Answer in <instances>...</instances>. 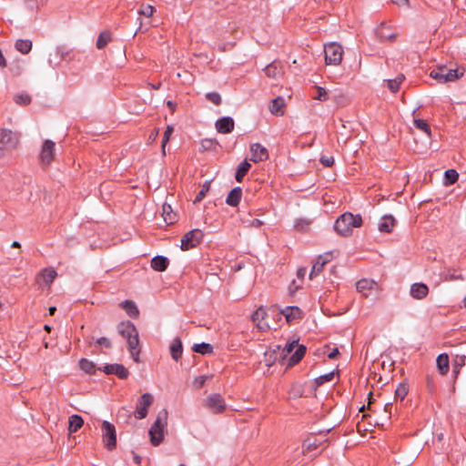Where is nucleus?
I'll return each instance as SVG.
<instances>
[{"label": "nucleus", "instance_id": "1", "mask_svg": "<svg viewBox=\"0 0 466 466\" xmlns=\"http://www.w3.org/2000/svg\"><path fill=\"white\" fill-rule=\"evenodd\" d=\"M118 333L127 339L128 350L136 362L139 361V339L136 326L129 320L122 321L117 326Z\"/></svg>", "mask_w": 466, "mask_h": 466}, {"label": "nucleus", "instance_id": "2", "mask_svg": "<svg viewBox=\"0 0 466 466\" xmlns=\"http://www.w3.org/2000/svg\"><path fill=\"white\" fill-rule=\"evenodd\" d=\"M361 224L362 218L360 215L346 212L337 218L334 228L340 236L347 237L351 235L354 228H359Z\"/></svg>", "mask_w": 466, "mask_h": 466}, {"label": "nucleus", "instance_id": "3", "mask_svg": "<svg viewBox=\"0 0 466 466\" xmlns=\"http://www.w3.org/2000/svg\"><path fill=\"white\" fill-rule=\"evenodd\" d=\"M167 424V410L159 411L155 422L149 429L150 442L153 446H158L164 439V431Z\"/></svg>", "mask_w": 466, "mask_h": 466}, {"label": "nucleus", "instance_id": "4", "mask_svg": "<svg viewBox=\"0 0 466 466\" xmlns=\"http://www.w3.org/2000/svg\"><path fill=\"white\" fill-rule=\"evenodd\" d=\"M20 135L7 128L0 129V158L15 149L19 144Z\"/></svg>", "mask_w": 466, "mask_h": 466}, {"label": "nucleus", "instance_id": "5", "mask_svg": "<svg viewBox=\"0 0 466 466\" xmlns=\"http://www.w3.org/2000/svg\"><path fill=\"white\" fill-rule=\"evenodd\" d=\"M464 75L463 68H449L445 66L431 70L430 76L439 83L453 82Z\"/></svg>", "mask_w": 466, "mask_h": 466}, {"label": "nucleus", "instance_id": "6", "mask_svg": "<svg viewBox=\"0 0 466 466\" xmlns=\"http://www.w3.org/2000/svg\"><path fill=\"white\" fill-rule=\"evenodd\" d=\"M325 62L327 65L339 66L342 61L343 48L340 45L331 42L324 46Z\"/></svg>", "mask_w": 466, "mask_h": 466}, {"label": "nucleus", "instance_id": "7", "mask_svg": "<svg viewBox=\"0 0 466 466\" xmlns=\"http://www.w3.org/2000/svg\"><path fill=\"white\" fill-rule=\"evenodd\" d=\"M101 431L102 440L106 448L109 451L115 449L116 445V433L115 426L107 420H104L102 422Z\"/></svg>", "mask_w": 466, "mask_h": 466}, {"label": "nucleus", "instance_id": "8", "mask_svg": "<svg viewBox=\"0 0 466 466\" xmlns=\"http://www.w3.org/2000/svg\"><path fill=\"white\" fill-rule=\"evenodd\" d=\"M203 236V232L198 228L186 233L181 239V249L189 250L197 247L202 241Z\"/></svg>", "mask_w": 466, "mask_h": 466}, {"label": "nucleus", "instance_id": "9", "mask_svg": "<svg viewBox=\"0 0 466 466\" xmlns=\"http://www.w3.org/2000/svg\"><path fill=\"white\" fill-rule=\"evenodd\" d=\"M154 397L151 393L146 392L138 399L136 410L134 411V417L137 420H142L147 417V410L152 405Z\"/></svg>", "mask_w": 466, "mask_h": 466}, {"label": "nucleus", "instance_id": "10", "mask_svg": "<svg viewBox=\"0 0 466 466\" xmlns=\"http://www.w3.org/2000/svg\"><path fill=\"white\" fill-rule=\"evenodd\" d=\"M56 156V143L50 139H46L43 142L40 150V161L43 165H50Z\"/></svg>", "mask_w": 466, "mask_h": 466}, {"label": "nucleus", "instance_id": "11", "mask_svg": "<svg viewBox=\"0 0 466 466\" xmlns=\"http://www.w3.org/2000/svg\"><path fill=\"white\" fill-rule=\"evenodd\" d=\"M205 407L212 413L218 414L224 411L226 404L220 394H211L205 400Z\"/></svg>", "mask_w": 466, "mask_h": 466}, {"label": "nucleus", "instance_id": "12", "mask_svg": "<svg viewBox=\"0 0 466 466\" xmlns=\"http://www.w3.org/2000/svg\"><path fill=\"white\" fill-rule=\"evenodd\" d=\"M356 289L363 297L368 298L380 289L379 284L373 279H362L356 283Z\"/></svg>", "mask_w": 466, "mask_h": 466}, {"label": "nucleus", "instance_id": "13", "mask_svg": "<svg viewBox=\"0 0 466 466\" xmlns=\"http://www.w3.org/2000/svg\"><path fill=\"white\" fill-rule=\"evenodd\" d=\"M376 35L382 42H393L396 40L398 33L387 24L381 23L376 29Z\"/></svg>", "mask_w": 466, "mask_h": 466}, {"label": "nucleus", "instance_id": "14", "mask_svg": "<svg viewBox=\"0 0 466 466\" xmlns=\"http://www.w3.org/2000/svg\"><path fill=\"white\" fill-rule=\"evenodd\" d=\"M100 370H103L106 374H114L117 376L121 380H125L129 376V371L122 364H107L104 366L102 369L99 368Z\"/></svg>", "mask_w": 466, "mask_h": 466}, {"label": "nucleus", "instance_id": "15", "mask_svg": "<svg viewBox=\"0 0 466 466\" xmlns=\"http://www.w3.org/2000/svg\"><path fill=\"white\" fill-rule=\"evenodd\" d=\"M251 157L253 162L265 161L268 158V149L259 143H254L250 146Z\"/></svg>", "mask_w": 466, "mask_h": 466}, {"label": "nucleus", "instance_id": "16", "mask_svg": "<svg viewBox=\"0 0 466 466\" xmlns=\"http://www.w3.org/2000/svg\"><path fill=\"white\" fill-rule=\"evenodd\" d=\"M56 276L57 273L53 268H46L37 274L35 280L39 285L44 283L46 286H50Z\"/></svg>", "mask_w": 466, "mask_h": 466}, {"label": "nucleus", "instance_id": "17", "mask_svg": "<svg viewBox=\"0 0 466 466\" xmlns=\"http://www.w3.org/2000/svg\"><path fill=\"white\" fill-rule=\"evenodd\" d=\"M266 316H267V312L263 307H259L252 314V320L257 325L258 329H260V330H267L269 329V325L265 321Z\"/></svg>", "mask_w": 466, "mask_h": 466}, {"label": "nucleus", "instance_id": "18", "mask_svg": "<svg viewBox=\"0 0 466 466\" xmlns=\"http://www.w3.org/2000/svg\"><path fill=\"white\" fill-rule=\"evenodd\" d=\"M216 128L218 133L228 134L234 128V120L230 116H224L217 120Z\"/></svg>", "mask_w": 466, "mask_h": 466}, {"label": "nucleus", "instance_id": "19", "mask_svg": "<svg viewBox=\"0 0 466 466\" xmlns=\"http://www.w3.org/2000/svg\"><path fill=\"white\" fill-rule=\"evenodd\" d=\"M267 76L277 79L283 75V67L279 62L274 61L264 68Z\"/></svg>", "mask_w": 466, "mask_h": 466}, {"label": "nucleus", "instance_id": "20", "mask_svg": "<svg viewBox=\"0 0 466 466\" xmlns=\"http://www.w3.org/2000/svg\"><path fill=\"white\" fill-rule=\"evenodd\" d=\"M429 293V288L424 283H414L410 287V295L416 299H424Z\"/></svg>", "mask_w": 466, "mask_h": 466}, {"label": "nucleus", "instance_id": "21", "mask_svg": "<svg viewBox=\"0 0 466 466\" xmlns=\"http://www.w3.org/2000/svg\"><path fill=\"white\" fill-rule=\"evenodd\" d=\"M242 197V189L239 187H236L231 189L226 198V203L231 207H237Z\"/></svg>", "mask_w": 466, "mask_h": 466}, {"label": "nucleus", "instance_id": "22", "mask_svg": "<svg viewBox=\"0 0 466 466\" xmlns=\"http://www.w3.org/2000/svg\"><path fill=\"white\" fill-rule=\"evenodd\" d=\"M285 100L281 96L273 99L269 106V111L276 116H282L284 114Z\"/></svg>", "mask_w": 466, "mask_h": 466}, {"label": "nucleus", "instance_id": "23", "mask_svg": "<svg viewBox=\"0 0 466 466\" xmlns=\"http://www.w3.org/2000/svg\"><path fill=\"white\" fill-rule=\"evenodd\" d=\"M395 226V219L392 216H383L379 223V230L380 232L390 233Z\"/></svg>", "mask_w": 466, "mask_h": 466}, {"label": "nucleus", "instance_id": "24", "mask_svg": "<svg viewBox=\"0 0 466 466\" xmlns=\"http://www.w3.org/2000/svg\"><path fill=\"white\" fill-rule=\"evenodd\" d=\"M169 350L172 359L177 361L181 358L183 353V346L181 339L179 338H176L171 343Z\"/></svg>", "mask_w": 466, "mask_h": 466}, {"label": "nucleus", "instance_id": "25", "mask_svg": "<svg viewBox=\"0 0 466 466\" xmlns=\"http://www.w3.org/2000/svg\"><path fill=\"white\" fill-rule=\"evenodd\" d=\"M162 217L168 225L174 224L177 219V214L173 211L171 206L167 203L162 206Z\"/></svg>", "mask_w": 466, "mask_h": 466}, {"label": "nucleus", "instance_id": "26", "mask_svg": "<svg viewBox=\"0 0 466 466\" xmlns=\"http://www.w3.org/2000/svg\"><path fill=\"white\" fill-rule=\"evenodd\" d=\"M168 266V259L164 256H156L151 260V268L156 271H164Z\"/></svg>", "mask_w": 466, "mask_h": 466}, {"label": "nucleus", "instance_id": "27", "mask_svg": "<svg viewBox=\"0 0 466 466\" xmlns=\"http://www.w3.org/2000/svg\"><path fill=\"white\" fill-rule=\"evenodd\" d=\"M281 314L285 316L288 322L301 317V310L298 307H286L281 309Z\"/></svg>", "mask_w": 466, "mask_h": 466}, {"label": "nucleus", "instance_id": "28", "mask_svg": "<svg viewBox=\"0 0 466 466\" xmlns=\"http://www.w3.org/2000/svg\"><path fill=\"white\" fill-rule=\"evenodd\" d=\"M121 307L126 310L130 318L136 319L139 315V310L132 300H124L121 302Z\"/></svg>", "mask_w": 466, "mask_h": 466}, {"label": "nucleus", "instance_id": "29", "mask_svg": "<svg viewBox=\"0 0 466 466\" xmlns=\"http://www.w3.org/2000/svg\"><path fill=\"white\" fill-rule=\"evenodd\" d=\"M436 365L441 374L445 375L449 371V357L442 353L437 357Z\"/></svg>", "mask_w": 466, "mask_h": 466}, {"label": "nucleus", "instance_id": "30", "mask_svg": "<svg viewBox=\"0 0 466 466\" xmlns=\"http://www.w3.org/2000/svg\"><path fill=\"white\" fill-rule=\"evenodd\" d=\"M305 353L306 347L298 344L297 347L295 348L294 353L290 356L289 360V365L291 366L299 362L301 359L304 357Z\"/></svg>", "mask_w": 466, "mask_h": 466}, {"label": "nucleus", "instance_id": "31", "mask_svg": "<svg viewBox=\"0 0 466 466\" xmlns=\"http://www.w3.org/2000/svg\"><path fill=\"white\" fill-rule=\"evenodd\" d=\"M84 424V420L77 414H73L69 417V432H76Z\"/></svg>", "mask_w": 466, "mask_h": 466}, {"label": "nucleus", "instance_id": "32", "mask_svg": "<svg viewBox=\"0 0 466 466\" xmlns=\"http://www.w3.org/2000/svg\"><path fill=\"white\" fill-rule=\"evenodd\" d=\"M32 41L31 40H28V39H18L16 40L15 44V49L24 54V55H26L28 54L31 49H32Z\"/></svg>", "mask_w": 466, "mask_h": 466}, {"label": "nucleus", "instance_id": "33", "mask_svg": "<svg viewBox=\"0 0 466 466\" xmlns=\"http://www.w3.org/2000/svg\"><path fill=\"white\" fill-rule=\"evenodd\" d=\"M250 167H251V165L247 160H244L243 162H241L239 164L238 170L236 172V176H235L236 180L238 182H241L243 180L244 177L248 172Z\"/></svg>", "mask_w": 466, "mask_h": 466}, {"label": "nucleus", "instance_id": "34", "mask_svg": "<svg viewBox=\"0 0 466 466\" xmlns=\"http://www.w3.org/2000/svg\"><path fill=\"white\" fill-rule=\"evenodd\" d=\"M112 40L111 34L107 31L101 32L96 40V48H104Z\"/></svg>", "mask_w": 466, "mask_h": 466}, {"label": "nucleus", "instance_id": "35", "mask_svg": "<svg viewBox=\"0 0 466 466\" xmlns=\"http://www.w3.org/2000/svg\"><path fill=\"white\" fill-rule=\"evenodd\" d=\"M313 89L315 90V94L312 95L313 99L319 100L321 102H325V101L329 100V94L324 87L319 86H314Z\"/></svg>", "mask_w": 466, "mask_h": 466}, {"label": "nucleus", "instance_id": "36", "mask_svg": "<svg viewBox=\"0 0 466 466\" xmlns=\"http://www.w3.org/2000/svg\"><path fill=\"white\" fill-rule=\"evenodd\" d=\"M403 80H404V76L400 75L397 77H395L394 79H389L387 81V86L392 93H396L399 91L400 84L403 82Z\"/></svg>", "mask_w": 466, "mask_h": 466}, {"label": "nucleus", "instance_id": "37", "mask_svg": "<svg viewBox=\"0 0 466 466\" xmlns=\"http://www.w3.org/2000/svg\"><path fill=\"white\" fill-rule=\"evenodd\" d=\"M192 349L195 352L200 353L202 355L210 354L213 352L212 345L206 342L195 344Z\"/></svg>", "mask_w": 466, "mask_h": 466}, {"label": "nucleus", "instance_id": "38", "mask_svg": "<svg viewBox=\"0 0 466 466\" xmlns=\"http://www.w3.org/2000/svg\"><path fill=\"white\" fill-rule=\"evenodd\" d=\"M80 369L86 373L93 374L96 370L95 363L87 359H81L79 361Z\"/></svg>", "mask_w": 466, "mask_h": 466}, {"label": "nucleus", "instance_id": "39", "mask_svg": "<svg viewBox=\"0 0 466 466\" xmlns=\"http://www.w3.org/2000/svg\"><path fill=\"white\" fill-rule=\"evenodd\" d=\"M414 127L425 134H427L429 137L431 136V127L428 124V122L424 119L420 118H414L413 120Z\"/></svg>", "mask_w": 466, "mask_h": 466}, {"label": "nucleus", "instance_id": "40", "mask_svg": "<svg viewBox=\"0 0 466 466\" xmlns=\"http://www.w3.org/2000/svg\"><path fill=\"white\" fill-rule=\"evenodd\" d=\"M325 266V260L319 261L316 259L315 263L312 266L311 271L309 273V279H313L322 271Z\"/></svg>", "mask_w": 466, "mask_h": 466}, {"label": "nucleus", "instance_id": "41", "mask_svg": "<svg viewBox=\"0 0 466 466\" xmlns=\"http://www.w3.org/2000/svg\"><path fill=\"white\" fill-rule=\"evenodd\" d=\"M15 102L18 105H22V106H26L28 104H30L31 102V97L28 94L26 93H21V94H17L15 96Z\"/></svg>", "mask_w": 466, "mask_h": 466}, {"label": "nucleus", "instance_id": "42", "mask_svg": "<svg viewBox=\"0 0 466 466\" xmlns=\"http://www.w3.org/2000/svg\"><path fill=\"white\" fill-rule=\"evenodd\" d=\"M173 131H174V128H173L172 126H167L166 130H165V133H164V136H163V139H162V143H161L162 144L161 145L162 152H163L164 155L166 154V152H165L166 145L169 141L170 137L173 134Z\"/></svg>", "mask_w": 466, "mask_h": 466}, {"label": "nucleus", "instance_id": "43", "mask_svg": "<svg viewBox=\"0 0 466 466\" xmlns=\"http://www.w3.org/2000/svg\"><path fill=\"white\" fill-rule=\"evenodd\" d=\"M445 178L448 184H454L458 178L459 174L455 169H448L445 171Z\"/></svg>", "mask_w": 466, "mask_h": 466}, {"label": "nucleus", "instance_id": "44", "mask_svg": "<svg viewBox=\"0 0 466 466\" xmlns=\"http://www.w3.org/2000/svg\"><path fill=\"white\" fill-rule=\"evenodd\" d=\"M155 8L151 5H142L138 10L140 15L150 17L153 15Z\"/></svg>", "mask_w": 466, "mask_h": 466}, {"label": "nucleus", "instance_id": "45", "mask_svg": "<svg viewBox=\"0 0 466 466\" xmlns=\"http://www.w3.org/2000/svg\"><path fill=\"white\" fill-rule=\"evenodd\" d=\"M408 394V388L405 384H399L395 390V398L404 400Z\"/></svg>", "mask_w": 466, "mask_h": 466}, {"label": "nucleus", "instance_id": "46", "mask_svg": "<svg viewBox=\"0 0 466 466\" xmlns=\"http://www.w3.org/2000/svg\"><path fill=\"white\" fill-rule=\"evenodd\" d=\"M208 190H209V182H206L202 186V188L200 189V191L198 193V195H197V197H196V198L194 200V203L200 202L205 198V196L207 195Z\"/></svg>", "mask_w": 466, "mask_h": 466}, {"label": "nucleus", "instance_id": "47", "mask_svg": "<svg viewBox=\"0 0 466 466\" xmlns=\"http://www.w3.org/2000/svg\"><path fill=\"white\" fill-rule=\"evenodd\" d=\"M206 98L216 106H218L221 103V96L217 92L207 93Z\"/></svg>", "mask_w": 466, "mask_h": 466}, {"label": "nucleus", "instance_id": "48", "mask_svg": "<svg viewBox=\"0 0 466 466\" xmlns=\"http://www.w3.org/2000/svg\"><path fill=\"white\" fill-rule=\"evenodd\" d=\"M297 345H298L297 340H293L291 342H287L282 350L283 356L287 357V355L290 354L295 350Z\"/></svg>", "mask_w": 466, "mask_h": 466}, {"label": "nucleus", "instance_id": "49", "mask_svg": "<svg viewBox=\"0 0 466 466\" xmlns=\"http://www.w3.org/2000/svg\"><path fill=\"white\" fill-rule=\"evenodd\" d=\"M334 377L333 372H329L327 374L321 375L318 377L315 380L318 385H322L325 382L330 381Z\"/></svg>", "mask_w": 466, "mask_h": 466}, {"label": "nucleus", "instance_id": "50", "mask_svg": "<svg viewBox=\"0 0 466 466\" xmlns=\"http://www.w3.org/2000/svg\"><path fill=\"white\" fill-rule=\"evenodd\" d=\"M319 161L326 167H332L335 162L334 157L332 156H322L319 158Z\"/></svg>", "mask_w": 466, "mask_h": 466}, {"label": "nucleus", "instance_id": "51", "mask_svg": "<svg viewBox=\"0 0 466 466\" xmlns=\"http://www.w3.org/2000/svg\"><path fill=\"white\" fill-rule=\"evenodd\" d=\"M244 223L248 228H259L263 224V222L258 218L244 220Z\"/></svg>", "mask_w": 466, "mask_h": 466}, {"label": "nucleus", "instance_id": "52", "mask_svg": "<svg viewBox=\"0 0 466 466\" xmlns=\"http://www.w3.org/2000/svg\"><path fill=\"white\" fill-rule=\"evenodd\" d=\"M208 380V377L207 376H198L197 377L195 380H194V386L197 388V389H200L204 386V384L206 383Z\"/></svg>", "mask_w": 466, "mask_h": 466}, {"label": "nucleus", "instance_id": "53", "mask_svg": "<svg viewBox=\"0 0 466 466\" xmlns=\"http://www.w3.org/2000/svg\"><path fill=\"white\" fill-rule=\"evenodd\" d=\"M96 343L99 346H103L107 349L112 347L111 341L106 337H101V338L97 339Z\"/></svg>", "mask_w": 466, "mask_h": 466}, {"label": "nucleus", "instance_id": "54", "mask_svg": "<svg viewBox=\"0 0 466 466\" xmlns=\"http://www.w3.org/2000/svg\"><path fill=\"white\" fill-rule=\"evenodd\" d=\"M214 141L212 139H204L201 142V146L204 149H209L213 147Z\"/></svg>", "mask_w": 466, "mask_h": 466}, {"label": "nucleus", "instance_id": "55", "mask_svg": "<svg viewBox=\"0 0 466 466\" xmlns=\"http://www.w3.org/2000/svg\"><path fill=\"white\" fill-rule=\"evenodd\" d=\"M331 257H332L331 253L329 252L324 255L319 256L317 260H319V261L325 260V265H326L330 260Z\"/></svg>", "mask_w": 466, "mask_h": 466}, {"label": "nucleus", "instance_id": "56", "mask_svg": "<svg viewBox=\"0 0 466 466\" xmlns=\"http://www.w3.org/2000/svg\"><path fill=\"white\" fill-rule=\"evenodd\" d=\"M307 273L306 268H299L297 271V276L299 279H303Z\"/></svg>", "mask_w": 466, "mask_h": 466}, {"label": "nucleus", "instance_id": "57", "mask_svg": "<svg viewBox=\"0 0 466 466\" xmlns=\"http://www.w3.org/2000/svg\"><path fill=\"white\" fill-rule=\"evenodd\" d=\"M339 354L338 348H334L329 354V359H335Z\"/></svg>", "mask_w": 466, "mask_h": 466}, {"label": "nucleus", "instance_id": "58", "mask_svg": "<svg viewBox=\"0 0 466 466\" xmlns=\"http://www.w3.org/2000/svg\"><path fill=\"white\" fill-rule=\"evenodd\" d=\"M397 5H404L408 4V0H392Z\"/></svg>", "mask_w": 466, "mask_h": 466}, {"label": "nucleus", "instance_id": "59", "mask_svg": "<svg viewBox=\"0 0 466 466\" xmlns=\"http://www.w3.org/2000/svg\"><path fill=\"white\" fill-rule=\"evenodd\" d=\"M133 460L136 464L141 463V457L136 453H134Z\"/></svg>", "mask_w": 466, "mask_h": 466}, {"label": "nucleus", "instance_id": "60", "mask_svg": "<svg viewBox=\"0 0 466 466\" xmlns=\"http://www.w3.org/2000/svg\"><path fill=\"white\" fill-rule=\"evenodd\" d=\"M305 444H307L308 449H310L312 447L317 448V444L315 443V441L311 442L309 439L305 442Z\"/></svg>", "mask_w": 466, "mask_h": 466}, {"label": "nucleus", "instance_id": "61", "mask_svg": "<svg viewBox=\"0 0 466 466\" xmlns=\"http://www.w3.org/2000/svg\"><path fill=\"white\" fill-rule=\"evenodd\" d=\"M167 106H168L172 111H174L176 104H175L173 101L168 100V101L167 102Z\"/></svg>", "mask_w": 466, "mask_h": 466}, {"label": "nucleus", "instance_id": "62", "mask_svg": "<svg viewBox=\"0 0 466 466\" xmlns=\"http://www.w3.org/2000/svg\"><path fill=\"white\" fill-rule=\"evenodd\" d=\"M56 310V308L54 307V306L50 307L49 309H48L50 315H54Z\"/></svg>", "mask_w": 466, "mask_h": 466}, {"label": "nucleus", "instance_id": "63", "mask_svg": "<svg viewBox=\"0 0 466 466\" xmlns=\"http://www.w3.org/2000/svg\"><path fill=\"white\" fill-rule=\"evenodd\" d=\"M11 246L12 248H20V243L18 241H14Z\"/></svg>", "mask_w": 466, "mask_h": 466}, {"label": "nucleus", "instance_id": "64", "mask_svg": "<svg viewBox=\"0 0 466 466\" xmlns=\"http://www.w3.org/2000/svg\"><path fill=\"white\" fill-rule=\"evenodd\" d=\"M160 86H161V84H160V83H158L157 85H152V88H154V89H159V88H160Z\"/></svg>", "mask_w": 466, "mask_h": 466}]
</instances>
